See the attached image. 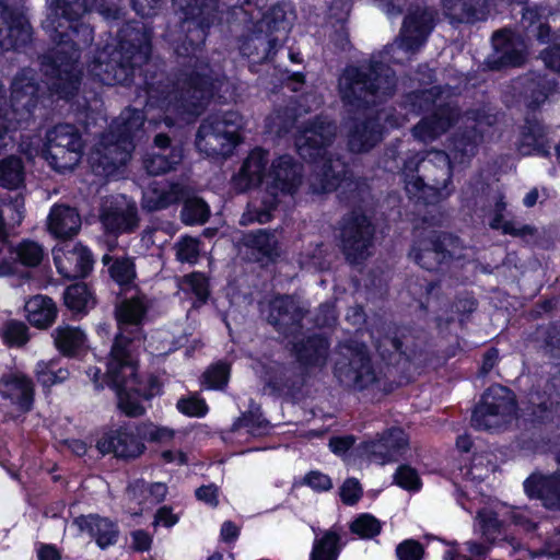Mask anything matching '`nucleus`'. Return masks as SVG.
<instances>
[{
	"mask_svg": "<svg viewBox=\"0 0 560 560\" xmlns=\"http://www.w3.org/2000/svg\"><path fill=\"white\" fill-rule=\"evenodd\" d=\"M493 48L497 54L494 60L499 67L520 66L524 62L526 56V45L520 35L511 31H498L492 36Z\"/></svg>",
	"mask_w": 560,
	"mask_h": 560,
	"instance_id": "c85d7f7f",
	"label": "nucleus"
},
{
	"mask_svg": "<svg viewBox=\"0 0 560 560\" xmlns=\"http://www.w3.org/2000/svg\"><path fill=\"white\" fill-rule=\"evenodd\" d=\"M435 19L436 12L434 9L425 4L412 3L407 10L394 46L407 52H416L432 32Z\"/></svg>",
	"mask_w": 560,
	"mask_h": 560,
	"instance_id": "f3484780",
	"label": "nucleus"
},
{
	"mask_svg": "<svg viewBox=\"0 0 560 560\" xmlns=\"http://www.w3.org/2000/svg\"><path fill=\"white\" fill-rule=\"evenodd\" d=\"M184 14L180 30L185 37L175 46L180 70L176 81L170 84L148 85L152 105L173 113L197 115L212 96L222 74L201 55L209 27L214 23L219 0H173Z\"/></svg>",
	"mask_w": 560,
	"mask_h": 560,
	"instance_id": "f257e3e1",
	"label": "nucleus"
},
{
	"mask_svg": "<svg viewBox=\"0 0 560 560\" xmlns=\"http://www.w3.org/2000/svg\"><path fill=\"white\" fill-rule=\"evenodd\" d=\"M180 217L182 221L187 225L203 224L210 217V209L203 199L188 197L184 199Z\"/></svg>",
	"mask_w": 560,
	"mask_h": 560,
	"instance_id": "3c124183",
	"label": "nucleus"
},
{
	"mask_svg": "<svg viewBox=\"0 0 560 560\" xmlns=\"http://www.w3.org/2000/svg\"><path fill=\"white\" fill-rule=\"evenodd\" d=\"M489 225L491 229L501 230L503 234H508L513 237L533 236L536 233V229L534 226L518 225L514 221L504 220L502 212H493V218Z\"/></svg>",
	"mask_w": 560,
	"mask_h": 560,
	"instance_id": "864d4df0",
	"label": "nucleus"
},
{
	"mask_svg": "<svg viewBox=\"0 0 560 560\" xmlns=\"http://www.w3.org/2000/svg\"><path fill=\"white\" fill-rule=\"evenodd\" d=\"M52 337L55 346L65 355H73L85 341L84 332L80 328L71 326L56 328Z\"/></svg>",
	"mask_w": 560,
	"mask_h": 560,
	"instance_id": "79ce46f5",
	"label": "nucleus"
},
{
	"mask_svg": "<svg viewBox=\"0 0 560 560\" xmlns=\"http://www.w3.org/2000/svg\"><path fill=\"white\" fill-rule=\"evenodd\" d=\"M184 199L183 187L178 184L165 188H151L142 199V207L148 211H156L170 207Z\"/></svg>",
	"mask_w": 560,
	"mask_h": 560,
	"instance_id": "ea45409f",
	"label": "nucleus"
},
{
	"mask_svg": "<svg viewBox=\"0 0 560 560\" xmlns=\"http://www.w3.org/2000/svg\"><path fill=\"white\" fill-rule=\"evenodd\" d=\"M460 119L463 126L451 139V152L455 162L465 163L476 155L482 142L481 125L487 117L479 109H470Z\"/></svg>",
	"mask_w": 560,
	"mask_h": 560,
	"instance_id": "412c9836",
	"label": "nucleus"
},
{
	"mask_svg": "<svg viewBox=\"0 0 560 560\" xmlns=\"http://www.w3.org/2000/svg\"><path fill=\"white\" fill-rule=\"evenodd\" d=\"M334 376L351 390L373 388L381 381L368 347L357 341L341 342L334 352Z\"/></svg>",
	"mask_w": 560,
	"mask_h": 560,
	"instance_id": "9d476101",
	"label": "nucleus"
},
{
	"mask_svg": "<svg viewBox=\"0 0 560 560\" xmlns=\"http://www.w3.org/2000/svg\"><path fill=\"white\" fill-rule=\"evenodd\" d=\"M396 78L393 70L381 62L348 66L338 79V92L350 113L368 109L394 94Z\"/></svg>",
	"mask_w": 560,
	"mask_h": 560,
	"instance_id": "423d86ee",
	"label": "nucleus"
},
{
	"mask_svg": "<svg viewBox=\"0 0 560 560\" xmlns=\"http://www.w3.org/2000/svg\"><path fill=\"white\" fill-rule=\"evenodd\" d=\"M96 447L102 454L114 453L121 458H135L144 450L143 443L126 429L105 434L97 441Z\"/></svg>",
	"mask_w": 560,
	"mask_h": 560,
	"instance_id": "7c9ffc66",
	"label": "nucleus"
},
{
	"mask_svg": "<svg viewBox=\"0 0 560 560\" xmlns=\"http://www.w3.org/2000/svg\"><path fill=\"white\" fill-rule=\"evenodd\" d=\"M91 252L78 244L65 254V260L58 267L60 272L68 278H84L93 268Z\"/></svg>",
	"mask_w": 560,
	"mask_h": 560,
	"instance_id": "4c0bfd02",
	"label": "nucleus"
},
{
	"mask_svg": "<svg viewBox=\"0 0 560 560\" xmlns=\"http://www.w3.org/2000/svg\"><path fill=\"white\" fill-rule=\"evenodd\" d=\"M242 126L243 117L237 112L208 115L198 128L196 147L207 156H228L241 141Z\"/></svg>",
	"mask_w": 560,
	"mask_h": 560,
	"instance_id": "9b49d317",
	"label": "nucleus"
},
{
	"mask_svg": "<svg viewBox=\"0 0 560 560\" xmlns=\"http://www.w3.org/2000/svg\"><path fill=\"white\" fill-rule=\"evenodd\" d=\"M100 221L108 234L132 233L139 225L137 206L125 198L106 199L101 206Z\"/></svg>",
	"mask_w": 560,
	"mask_h": 560,
	"instance_id": "4be33fe9",
	"label": "nucleus"
},
{
	"mask_svg": "<svg viewBox=\"0 0 560 560\" xmlns=\"http://www.w3.org/2000/svg\"><path fill=\"white\" fill-rule=\"evenodd\" d=\"M409 445L406 433L400 428H390L377 434L376 439L362 444L364 452L381 464L396 460Z\"/></svg>",
	"mask_w": 560,
	"mask_h": 560,
	"instance_id": "393cba45",
	"label": "nucleus"
},
{
	"mask_svg": "<svg viewBox=\"0 0 560 560\" xmlns=\"http://www.w3.org/2000/svg\"><path fill=\"white\" fill-rule=\"evenodd\" d=\"M127 492L130 500L138 501L139 505H154L164 500L167 487L162 482L145 485L144 481L137 480L128 487Z\"/></svg>",
	"mask_w": 560,
	"mask_h": 560,
	"instance_id": "a19ab883",
	"label": "nucleus"
},
{
	"mask_svg": "<svg viewBox=\"0 0 560 560\" xmlns=\"http://www.w3.org/2000/svg\"><path fill=\"white\" fill-rule=\"evenodd\" d=\"M444 91L441 86L411 92L407 100L415 112H434L439 105L445 104Z\"/></svg>",
	"mask_w": 560,
	"mask_h": 560,
	"instance_id": "a18cd8bd",
	"label": "nucleus"
},
{
	"mask_svg": "<svg viewBox=\"0 0 560 560\" xmlns=\"http://www.w3.org/2000/svg\"><path fill=\"white\" fill-rule=\"evenodd\" d=\"M230 374L229 365L224 363H218L209 368L205 374V382L210 388H222L226 385Z\"/></svg>",
	"mask_w": 560,
	"mask_h": 560,
	"instance_id": "69168bd1",
	"label": "nucleus"
},
{
	"mask_svg": "<svg viewBox=\"0 0 560 560\" xmlns=\"http://www.w3.org/2000/svg\"><path fill=\"white\" fill-rule=\"evenodd\" d=\"M38 81L32 69L21 70L11 84V106L9 118L12 126L28 120L38 103Z\"/></svg>",
	"mask_w": 560,
	"mask_h": 560,
	"instance_id": "6ab92c4d",
	"label": "nucleus"
},
{
	"mask_svg": "<svg viewBox=\"0 0 560 560\" xmlns=\"http://www.w3.org/2000/svg\"><path fill=\"white\" fill-rule=\"evenodd\" d=\"M28 322L38 327L46 328L55 319L57 308L52 300L48 296L36 295L25 303Z\"/></svg>",
	"mask_w": 560,
	"mask_h": 560,
	"instance_id": "58836bf2",
	"label": "nucleus"
},
{
	"mask_svg": "<svg viewBox=\"0 0 560 560\" xmlns=\"http://www.w3.org/2000/svg\"><path fill=\"white\" fill-rule=\"evenodd\" d=\"M516 411L513 393L501 385L491 386L475 409L472 425L478 430H491L510 422Z\"/></svg>",
	"mask_w": 560,
	"mask_h": 560,
	"instance_id": "dca6fc26",
	"label": "nucleus"
},
{
	"mask_svg": "<svg viewBox=\"0 0 560 560\" xmlns=\"http://www.w3.org/2000/svg\"><path fill=\"white\" fill-rule=\"evenodd\" d=\"M65 304L74 312H82L94 304L92 294L85 283H75L67 288Z\"/></svg>",
	"mask_w": 560,
	"mask_h": 560,
	"instance_id": "603ef678",
	"label": "nucleus"
},
{
	"mask_svg": "<svg viewBox=\"0 0 560 560\" xmlns=\"http://www.w3.org/2000/svg\"><path fill=\"white\" fill-rule=\"evenodd\" d=\"M374 232L370 219L361 212L353 211L343 218L340 243L348 262L361 264L372 255Z\"/></svg>",
	"mask_w": 560,
	"mask_h": 560,
	"instance_id": "2eb2a0df",
	"label": "nucleus"
},
{
	"mask_svg": "<svg viewBox=\"0 0 560 560\" xmlns=\"http://www.w3.org/2000/svg\"><path fill=\"white\" fill-rule=\"evenodd\" d=\"M556 83L547 78L527 79L524 85V97L532 109L539 107L555 90Z\"/></svg>",
	"mask_w": 560,
	"mask_h": 560,
	"instance_id": "c03bdc74",
	"label": "nucleus"
},
{
	"mask_svg": "<svg viewBox=\"0 0 560 560\" xmlns=\"http://www.w3.org/2000/svg\"><path fill=\"white\" fill-rule=\"evenodd\" d=\"M24 180V166L22 160L9 156L0 161V185L9 189L19 188Z\"/></svg>",
	"mask_w": 560,
	"mask_h": 560,
	"instance_id": "8fccbe9b",
	"label": "nucleus"
},
{
	"mask_svg": "<svg viewBox=\"0 0 560 560\" xmlns=\"http://www.w3.org/2000/svg\"><path fill=\"white\" fill-rule=\"evenodd\" d=\"M2 337L8 345L21 347L28 340L27 327L22 322H8L3 327Z\"/></svg>",
	"mask_w": 560,
	"mask_h": 560,
	"instance_id": "bf43d9fd",
	"label": "nucleus"
},
{
	"mask_svg": "<svg viewBox=\"0 0 560 560\" xmlns=\"http://www.w3.org/2000/svg\"><path fill=\"white\" fill-rule=\"evenodd\" d=\"M337 125L326 117H315L299 127L295 147L300 156L316 163L310 176V188L315 194L336 190L353 183L347 176L346 163L328 149L337 137Z\"/></svg>",
	"mask_w": 560,
	"mask_h": 560,
	"instance_id": "20e7f679",
	"label": "nucleus"
},
{
	"mask_svg": "<svg viewBox=\"0 0 560 560\" xmlns=\"http://www.w3.org/2000/svg\"><path fill=\"white\" fill-rule=\"evenodd\" d=\"M549 140L546 136L544 125L537 119H526L523 127L521 143L518 147L523 155H530L533 153L547 155L549 154Z\"/></svg>",
	"mask_w": 560,
	"mask_h": 560,
	"instance_id": "f704fd0d",
	"label": "nucleus"
},
{
	"mask_svg": "<svg viewBox=\"0 0 560 560\" xmlns=\"http://www.w3.org/2000/svg\"><path fill=\"white\" fill-rule=\"evenodd\" d=\"M143 113L126 108L112 122L109 129L90 153V164L97 175L109 176L125 166L135 149V140L142 137Z\"/></svg>",
	"mask_w": 560,
	"mask_h": 560,
	"instance_id": "0eeeda50",
	"label": "nucleus"
},
{
	"mask_svg": "<svg viewBox=\"0 0 560 560\" xmlns=\"http://www.w3.org/2000/svg\"><path fill=\"white\" fill-rule=\"evenodd\" d=\"M199 256L198 240L185 236L176 244V257L182 262L195 264Z\"/></svg>",
	"mask_w": 560,
	"mask_h": 560,
	"instance_id": "680f3d73",
	"label": "nucleus"
},
{
	"mask_svg": "<svg viewBox=\"0 0 560 560\" xmlns=\"http://www.w3.org/2000/svg\"><path fill=\"white\" fill-rule=\"evenodd\" d=\"M183 154L178 148H172L168 153H153L143 161L148 174L158 176L175 168L182 162Z\"/></svg>",
	"mask_w": 560,
	"mask_h": 560,
	"instance_id": "37998d69",
	"label": "nucleus"
},
{
	"mask_svg": "<svg viewBox=\"0 0 560 560\" xmlns=\"http://www.w3.org/2000/svg\"><path fill=\"white\" fill-rule=\"evenodd\" d=\"M441 8L451 24H474L489 12L488 0H441Z\"/></svg>",
	"mask_w": 560,
	"mask_h": 560,
	"instance_id": "cd10ccee",
	"label": "nucleus"
},
{
	"mask_svg": "<svg viewBox=\"0 0 560 560\" xmlns=\"http://www.w3.org/2000/svg\"><path fill=\"white\" fill-rule=\"evenodd\" d=\"M270 176L271 185L267 189V196L259 208L249 209L242 217V223L257 221L266 223L271 219V211L279 203L278 191L284 195L294 194L303 179V166L290 155L279 156L272 162Z\"/></svg>",
	"mask_w": 560,
	"mask_h": 560,
	"instance_id": "f8f14e48",
	"label": "nucleus"
},
{
	"mask_svg": "<svg viewBox=\"0 0 560 560\" xmlns=\"http://www.w3.org/2000/svg\"><path fill=\"white\" fill-rule=\"evenodd\" d=\"M137 434L143 440L165 443L173 439L174 431L168 428L154 425L153 423H142L137 427Z\"/></svg>",
	"mask_w": 560,
	"mask_h": 560,
	"instance_id": "13d9d810",
	"label": "nucleus"
},
{
	"mask_svg": "<svg viewBox=\"0 0 560 560\" xmlns=\"http://www.w3.org/2000/svg\"><path fill=\"white\" fill-rule=\"evenodd\" d=\"M82 152L83 141L74 125L59 124L46 132L43 154L55 170H73L80 162Z\"/></svg>",
	"mask_w": 560,
	"mask_h": 560,
	"instance_id": "4468645a",
	"label": "nucleus"
},
{
	"mask_svg": "<svg viewBox=\"0 0 560 560\" xmlns=\"http://www.w3.org/2000/svg\"><path fill=\"white\" fill-rule=\"evenodd\" d=\"M329 341L322 335H312L293 343L296 361L304 368L322 369L329 355Z\"/></svg>",
	"mask_w": 560,
	"mask_h": 560,
	"instance_id": "c756f323",
	"label": "nucleus"
},
{
	"mask_svg": "<svg viewBox=\"0 0 560 560\" xmlns=\"http://www.w3.org/2000/svg\"><path fill=\"white\" fill-rule=\"evenodd\" d=\"M81 228V218L77 210L68 205H56L48 217V229L57 237L75 235Z\"/></svg>",
	"mask_w": 560,
	"mask_h": 560,
	"instance_id": "473e14b6",
	"label": "nucleus"
},
{
	"mask_svg": "<svg viewBox=\"0 0 560 560\" xmlns=\"http://www.w3.org/2000/svg\"><path fill=\"white\" fill-rule=\"evenodd\" d=\"M465 247L458 237L438 231H430L418 240L409 256L421 268L433 271L452 260L466 258Z\"/></svg>",
	"mask_w": 560,
	"mask_h": 560,
	"instance_id": "ddd939ff",
	"label": "nucleus"
},
{
	"mask_svg": "<svg viewBox=\"0 0 560 560\" xmlns=\"http://www.w3.org/2000/svg\"><path fill=\"white\" fill-rule=\"evenodd\" d=\"M37 378L44 386H51L68 378L69 372L65 369L55 370L52 362H39L37 364Z\"/></svg>",
	"mask_w": 560,
	"mask_h": 560,
	"instance_id": "4d7b16f0",
	"label": "nucleus"
},
{
	"mask_svg": "<svg viewBox=\"0 0 560 560\" xmlns=\"http://www.w3.org/2000/svg\"><path fill=\"white\" fill-rule=\"evenodd\" d=\"M269 158L268 152L255 149L244 161L236 179L242 189L257 186L261 183Z\"/></svg>",
	"mask_w": 560,
	"mask_h": 560,
	"instance_id": "e433bc0d",
	"label": "nucleus"
},
{
	"mask_svg": "<svg viewBox=\"0 0 560 560\" xmlns=\"http://www.w3.org/2000/svg\"><path fill=\"white\" fill-rule=\"evenodd\" d=\"M43 248L35 242L24 241L16 248V257L28 267H35L43 259Z\"/></svg>",
	"mask_w": 560,
	"mask_h": 560,
	"instance_id": "6e6d98bb",
	"label": "nucleus"
},
{
	"mask_svg": "<svg viewBox=\"0 0 560 560\" xmlns=\"http://www.w3.org/2000/svg\"><path fill=\"white\" fill-rule=\"evenodd\" d=\"M182 288L195 293L201 302H205L208 298L207 279L201 273L194 272L185 276L182 280Z\"/></svg>",
	"mask_w": 560,
	"mask_h": 560,
	"instance_id": "e2e57ef3",
	"label": "nucleus"
},
{
	"mask_svg": "<svg viewBox=\"0 0 560 560\" xmlns=\"http://www.w3.org/2000/svg\"><path fill=\"white\" fill-rule=\"evenodd\" d=\"M400 329L394 326H386L382 330H377L374 343L384 360L390 361L393 357H398Z\"/></svg>",
	"mask_w": 560,
	"mask_h": 560,
	"instance_id": "de8ad7c7",
	"label": "nucleus"
},
{
	"mask_svg": "<svg viewBox=\"0 0 560 560\" xmlns=\"http://www.w3.org/2000/svg\"><path fill=\"white\" fill-rule=\"evenodd\" d=\"M30 39L31 26L26 18L0 2V49H15Z\"/></svg>",
	"mask_w": 560,
	"mask_h": 560,
	"instance_id": "a878e982",
	"label": "nucleus"
},
{
	"mask_svg": "<svg viewBox=\"0 0 560 560\" xmlns=\"http://www.w3.org/2000/svg\"><path fill=\"white\" fill-rule=\"evenodd\" d=\"M350 530L361 538H372L380 534L381 523L370 514H362L350 524Z\"/></svg>",
	"mask_w": 560,
	"mask_h": 560,
	"instance_id": "5fc2aeb1",
	"label": "nucleus"
},
{
	"mask_svg": "<svg viewBox=\"0 0 560 560\" xmlns=\"http://www.w3.org/2000/svg\"><path fill=\"white\" fill-rule=\"evenodd\" d=\"M308 310L295 295H278L268 303L267 322L284 337H296L304 329Z\"/></svg>",
	"mask_w": 560,
	"mask_h": 560,
	"instance_id": "a211bd4d",
	"label": "nucleus"
},
{
	"mask_svg": "<svg viewBox=\"0 0 560 560\" xmlns=\"http://www.w3.org/2000/svg\"><path fill=\"white\" fill-rule=\"evenodd\" d=\"M395 480L397 485L407 490H418L421 485L417 470L408 465H402L397 469Z\"/></svg>",
	"mask_w": 560,
	"mask_h": 560,
	"instance_id": "338daca9",
	"label": "nucleus"
},
{
	"mask_svg": "<svg viewBox=\"0 0 560 560\" xmlns=\"http://www.w3.org/2000/svg\"><path fill=\"white\" fill-rule=\"evenodd\" d=\"M51 13L48 19H62L74 22L96 10L107 20L120 18V10L115 5L105 4L104 0H50Z\"/></svg>",
	"mask_w": 560,
	"mask_h": 560,
	"instance_id": "5701e85b",
	"label": "nucleus"
},
{
	"mask_svg": "<svg viewBox=\"0 0 560 560\" xmlns=\"http://www.w3.org/2000/svg\"><path fill=\"white\" fill-rule=\"evenodd\" d=\"M459 119V110L451 104H441L428 116L415 125L411 133L421 142H432L444 135Z\"/></svg>",
	"mask_w": 560,
	"mask_h": 560,
	"instance_id": "b1692460",
	"label": "nucleus"
},
{
	"mask_svg": "<svg viewBox=\"0 0 560 560\" xmlns=\"http://www.w3.org/2000/svg\"><path fill=\"white\" fill-rule=\"evenodd\" d=\"M423 555V546L413 539H407L396 547L398 560H421Z\"/></svg>",
	"mask_w": 560,
	"mask_h": 560,
	"instance_id": "774afa93",
	"label": "nucleus"
},
{
	"mask_svg": "<svg viewBox=\"0 0 560 560\" xmlns=\"http://www.w3.org/2000/svg\"><path fill=\"white\" fill-rule=\"evenodd\" d=\"M399 168V166H396ZM408 192L428 202L445 199L453 191L452 161L442 150L410 152L400 167Z\"/></svg>",
	"mask_w": 560,
	"mask_h": 560,
	"instance_id": "6e6552de",
	"label": "nucleus"
},
{
	"mask_svg": "<svg viewBox=\"0 0 560 560\" xmlns=\"http://www.w3.org/2000/svg\"><path fill=\"white\" fill-rule=\"evenodd\" d=\"M383 119L390 127L400 126V119L394 117L389 110H382L376 117L355 119L348 129V148L353 153H365L376 147L383 139Z\"/></svg>",
	"mask_w": 560,
	"mask_h": 560,
	"instance_id": "aec40b11",
	"label": "nucleus"
},
{
	"mask_svg": "<svg viewBox=\"0 0 560 560\" xmlns=\"http://www.w3.org/2000/svg\"><path fill=\"white\" fill-rule=\"evenodd\" d=\"M0 396L18 412L25 413L33 405V384L23 375H4L0 380Z\"/></svg>",
	"mask_w": 560,
	"mask_h": 560,
	"instance_id": "bb28decb",
	"label": "nucleus"
},
{
	"mask_svg": "<svg viewBox=\"0 0 560 560\" xmlns=\"http://www.w3.org/2000/svg\"><path fill=\"white\" fill-rule=\"evenodd\" d=\"M340 535L335 530H327L323 537L316 539L311 553V560H337L340 549Z\"/></svg>",
	"mask_w": 560,
	"mask_h": 560,
	"instance_id": "09e8293b",
	"label": "nucleus"
},
{
	"mask_svg": "<svg viewBox=\"0 0 560 560\" xmlns=\"http://www.w3.org/2000/svg\"><path fill=\"white\" fill-rule=\"evenodd\" d=\"M151 51V37L144 27H127L117 45L98 49L89 63V72L106 85L126 84L135 70L144 65Z\"/></svg>",
	"mask_w": 560,
	"mask_h": 560,
	"instance_id": "39448f33",
	"label": "nucleus"
},
{
	"mask_svg": "<svg viewBox=\"0 0 560 560\" xmlns=\"http://www.w3.org/2000/svg\"><path fill=\"white\" fill-rule=\"evenodd\" d=\"M424 350V339L407 328L400 329L398 357L408 362H421Z\"/></svg>",
	"mask_w": 560,
	"mask_h": 560,
	"instance_id": "49530a36",
	"label": "nucleus"
},
{
	"mask_svg": "<svg viewBox=\"0 0 560 560\" xmlns=\"http://www.w3.org/2000/svg\"><path fill=\"white\" fill-rule=\"evenodd\" d=\"M281 233L278 230H258L246 233L243 236V244L255 252L256 258L273 259L280 255Z\"/></svg>",
	"mask_w": 560,
	"mask_h": 560,
	"instance_id": "72a5a7b5",
	"label": "nucleus"
},
{
	"mask_svg": "<svg viewBox=\"0 0 560 560\" xmlns=\"http://www.w3.org/2000/svg\"><path fill=\"white\" fill-rule=\"evenodd\" d=\"M74 524L80 530H88L96 539L101 548L113 545L118 535V530L113 522L97 515L79 516Z\"/></svg>",
	"mask_w": 560,
	"mask_h": 560,
	"instance_id": "c9c22d12",
	"label": "nucleus"
},
{
	"mask_svg": "<svg viewBox=\"0 0 560 560\" xmlns=\"http://www.w3.org/2000/svg\"><path fill=\"white\" fill-rule=\"evenodd\" d=\"M55 46L42 57V71L49 79L50 89L60 97L68 98L79 89L81 70L78 66L80 50L89 47L93 28L80 22L47 19Z\"/></svg>",
	"mask_w": 560,
	"mask_h": 560,
	"instance_id": "7ed1b4c3",
	"label": "nucleus"
},
{
	"mask_svg": "<svg viewBox=\"0 0 560 560\" xmlns=\"http://www.w3.org/2000/svg\"><path fill=\"white\" fill-rule=\"evenodd\" d=\"M557 459L560 464V454ZM524 487L530 497L539 498L546 506L560 509V469L549 476L533 475Z\"/></svg>",
	"mask_w": 560,
	"mask_h": 560,
	"instance_id": "2f4dec72",
	"label": "nucleus"
},
{
	"mask_svg": "<svg viewBox=\"0 0 560 560\" xmlns=\"http://www.w3.org/2000/svg\"><path fill=\"white\" fill-rule=\"evenodd\" d=\"M112 278L121 285L132 282L136 277L133 262L128 259H117L109 268Z\"/></svg>",
	"mask_w": 560,
	"mask_h": 560,
	"instance_id": "052dcab7",
	"label": "nucleus"
},
{
	"mask_svg": "<svg viewBox=\"0 0 560 560\" xmlns=\"http://www.w3.org/2000/svg\"><path fill=\"white\" fill-rule=\"evenodd\" d=\"M544 350L560 362V325H550L544 332Z\"/></svg>",
	"mask_w": 560,
	"mask_h": 560,
	"instance_id": "0e129e2a",
	"label": "nucleus"
},
{
	"mask_svg": "<svg viewBox=\"0 0 560 560\" xmlns=\"http://www.w3.org/2000/svg\"><path fill=\"white\" fill-rule=\"evenodd\" d=\"M235 18L245 23L249 33L242 38V55L255 62L268 60L287 39L292 22L285 10L275 5L261 16L259 10L249 12L241 7L234 10Z\"/></svg>",
	"mask_w": 560,
	"mask_h": 560,
	"instance_id": "1a4fd4ad",
	"label": "nucleus"
},
{
	"mask_svg": "<svg viewBox=\"0 0 560 560\" xmlns=\"http://www.w3.org/2000/svg\"><path fill=\"white\" fill-rule=\"evenodd\" d=\"M147 312L143 296L125 298L116 306L119 334L115 337L107 363L108 384L116 390L118 408L128 417H140L144 407L139 397L149 399L158 388L156 377L147 381L139 378L137 364L132 358L133 342L141 340V320Z\"/></svg>",
	"mask_w": 560,
	"mask_h": 560,
	"instance_id": "f03ea898",
	"label": "nucleus"
}]
</instances>
